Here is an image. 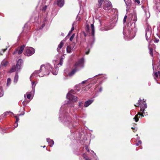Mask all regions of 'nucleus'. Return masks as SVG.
I'll list each match as a JSON object with an SVG mask.
<instances>
[{
  "label": "nucleus",
  "instance_id": "obj_7",
  "mask_svg": "<svg viewBox=\"0 0 160 160\" xmlns=\"http://www.w3.org/2000/svg\"><path fill=\"white\" fill-rule=\"evenodd\" d=\"M35 52V50L32 47H29L26 48L25 55L27 56H30L34 54Z\"/></svg>",
  "mask_w": 160,
  "mask_h": 160
},
{
  "label": "nucleus",
  "instance_id": "obj_50",
  "mask_svg": "<svg viewBox=\"0 0 160 160\" xmlns=\"http://www.w3.org/2000/svg\"><path fill=\"white\" fill-rule=\"evenodd\" d=\"M64 72H65L66 73V72H67V70H66L64 71Z\"/></svg>",
  "mask_w": 160,
  "mask_h": 160
},
{
  "label": "nucleus",
  "instance_id": "obj_5",
  "mask_svg": "<svg viewBox=\"0 0 160 160\" xmlns=\"http://www.w3.org/2000/svg\"><path fill=\"white\" fill-rule=\"evenodd\" d=\"M88 22L87 21L86 22V31L87 32L89 33V35L92 36V37H93L94 34V26L93 24H91V29H90L89 28V25L88 24Z\"/></svg>",
  "mask_w": 160,
  "mask_h": 160
},
{
  "label": "nucleus",
  "instance_id": "obj_13",
  "mask_svg": "<svg viewBox=\"0 0 160 160\" xmlns=\"http://www.w3.org/2000/svg\"><path fill=\"white\" fill-rule=\"evenodd\" d=\"M64 0H58L57 1V4L58 6L62 7L64 4Z\"/></svg>",
  "mask_w": 160,
  "mask_h": 160
},
{
  "label": "nucleus",
  "instance_id": "obj_25",
  "mask_svg": "<svg viewBox=\"0 0 160 160\" xmlns=\"http://www.w3.org/2000/svg\"><path fill=\"white\" fill-rule=\"evenodd\" d=\"M149 50L150 54L152 56H153V49L151 48L150 47L149 45Z\"/></svg>",
  "mask_w": 160,
  "mask_h": 160
},
{
  "label": "nucleus",
  "instance_id": "obj_14",
  "mask_svg": "<svg viewBox=\"0 0 160 160\" xmlns=\"http://www.w3.org/2000/svg\"><path fill=\"white\" fill-rule=\"evenodd\" d=\"M64 45V42L63 41L61 42L58 45V47L57 48V50L58 52L60 51L61 48Z\"/></svg>",
  "mask_w": 160,
  "mask_h": 160
},
{
  "label": "nucleus",
  "instance_id": "obj_10",
  "mask_svg": "<svg viewBox=\"0 0 160 160\" xmlns=\"http://www.w3.org/2000/svg\"><path fill=\"white\" fill-rule=\"evenodd\" d=\"M74 46L75 44H73L68 46L67 48V52L68 53H71L72 51Z\"/></svg>",
  "mask_w": 160,
  "mask_h": 160
},
{
  "label": "nucleus",
  "instance_id": "obj_12",
  "mask_svg": "<svg viewBox=\"0 0 160 160\" xmlns=\"http://www.w3.org/2000/svg\"><path fill=\"white\" fill-rule=\"evenodd\" d=\"M127 6L126 10H128L131 6V2L130 0H124Z\"/></svg>",
  "mask_w": 160,
  "mask_h": 160
},
{
  "label": "nucleus",
  "instance_id": "obj_33",
  "mask_svg": "<svg viewBox=\"0 0 160 160\" xmlns=\"http://www.w3.org/2000/svg\"><path fill=\"white\" fill-rule=\"evenodd\" d=\"M154 76L155 78V77L158 78V72L155 73L154 74Z\"/></svg>",
  "mask_w": 160,
  "mask_h": 160
},
{
  "label": "nucleus",
  "instance_id": "obj_56",
  "mask_svg": "<svg viewBox=\"0 0 160 160\" xmlns=\"http://www.w3.org/2000/svg\"><path fill=\"white\" fill-rule=\"evenodd\" d=\"M98 2H99H99H100V1H99V0H98Z\"/></svg>",
  "mask_w": 160,
  "mask_h": 160
},
{
  "label": "nucleus",
  "instance_id": "obj_52",
  "mask_svg": "<svg viewBox=\"0 0 160 160\" xmlns=\"http://www.w3.org/2000/svg\"><path fill=\"white\" fill-rule=\"evenodd\" d=\"M43 2H44V3H45V0H43Z\"/></svg>",
  "mask_w": 160,
  "mask_h": 160
},
{
  "label": "nucleus",
  "instance_id": "obj_16",
  "mask_svg": "<svg viewBox=\"0 0 160 160\" xmlns=\"http://www.w3.org/2000/svg\"><path fill=\"white\" fill-rule=\"evenodd\" d=\"M47 142H48L49 145L51 147H52L54 144V142L53 140L50 139L49 138H47Z\"/></svg>",
  "mask_w": 160,
  "mask_h": 160
},
{
  "label": "nucleus",
  "instance_id": "obj_43",
  "mask_svg": "<svg viewBox=\"0 0 160 160\" xmlns=\"http://www.w3.org/2000/svg\"><path fill=\"white\" fill-rule=\"evenodd\" d=\"M18 122H15V123L14 124V127L15 128H16L18 126Z\"/></svg>",
  "mask_w": 160,
  "mask_h": 160
},
{
  "label": "nucleus",
  "instance_id": "obj_36",
  "mask_svg": "<svg viewBox=\"0 0 160 160\" xmlns=\"http://www.w3.org/2000/svg\"><path fill=\"white\" fill-rule=\"evenodd\" d=\"M127 15H125L124 16V19H123V23H125L126 22V20L127 19Z\"/></svg>",
  "mask_w": 160,
  "mask_h": 160
},
{
  "label": "nucleus",
  "instance_id": "obj_6",
  "mask_svg": "<svg viewBox=\"0 0 160 160\" xmlns=\"http://www.w3.org/2000/svg\"><path fill=\"white\" fill-rule=\"evenodd\" d=\"M67 99L69 100H76L77 99V97L76 96L74 93V92L70 91L68 93L67 96Z\"/></svg>",
  "mask_w": 160,
  "mask_h": 160
},
{
  "label": "nucleus",
  "instance_id": "obj_38",
  "mask_svg": "<svg viewBox=\"0 0 160 160\" xmlns=\"http://www.w3.org/2000/svg\"><path fill=\"white\" fill-rule=\"evenodd\" d=\"M47 6L46 5V6H44L42 9V10H43L44 11H45L47 9Z\"/></svg>",
  "mask_w": 160,
  "mask_h": 160
},
{
  "label": "nucleus",
  "instance_id": "obj_35",
  "mask_svg": "<svg viewBox=\"0 0 160 160\" xmlns=\"http://www.w3.org/2000/svg\"><path fill=\"white\" fill-rule=\"evenodd\" d=\"M74 36H75V34H72V35L71 36V37H70V41H72V40Z\"/></svg>",
  "mask_w": 160,
  "mask_h": 160
},
{
  "label": "nucleus",
  "instance_id": "obj_4",
  "mask_svg": "<svg viewBox=\"0 0 160 160\" xmlns=\"http://www.w3.org/2000/svg\"><path fill=\"white\" fill-rule=\"evenodd\" d=\"M135 106L141 107L140 111L142 112L143 113H141L142 115H140V116L143 117V114L144 113V111L145 110V109L147 108V105L145 102L144 101H139V102L137 104V105H135Z\"/></svg>",
  "mask_w": 160,
  "mask_h": 160
},
{
  "label": "nucleus",
  "instance_id": "obj_54",
  "mask_svg": "<svg viewBox=\"0 0 160 160\" xmlns=\"http://www.w3.org/2000/svg\"><path fill=\"white\" fill-rule=\"evenodd\" d=\"M43 147L44 148L45 147V146H44Z\"/></svg>",
  "mask_w": 160,
  "mask_h": 160
},
{
  "label": "nucleus",
  "instance_id": "obj_53",
  "mask_svg": "<svg viewBox=\"0 0 160 160\" xmlns=\"http://www.w3.org/2000/svg\"><path fill=\"white\" fill-rule=\"evenodd\" d=\"M84 82H85V81H83V82H82V83H84Z\"/></svg>",
  "mask_w": 160,
  "mask_h": 160
},
{
  "label": "nucleus",
  "instance_id": "obj_42",
  "mask_svg": "<svg viewBox=\"0 0 160 160\" xmlns=\"http://www.w3.org/2000/svg\"><path fill=\"white\" fill-rule=\"evenodd\" d=\"M34 83H35V82H32V88H34L35 87V85H34Z\"/></svg>",
  "mask_w": 160,
  "mask_h": 160
},
{
  "label": "nucleus",
  "instance_id": "obj_21",
  "mask_svg": "<svg viewBox=\"0 0 160 160\" xmlns=\"http://www.w3.org/2000/svg\"><path fill=\"white\" fill-rule=\"evenodd\" d=\"M64 120L66 122H71V118L69 116L67 117H65L64 118Z\"/></svg>",
  "mask_w": 160,
  "mask_h": 160
},
{
  "label": "nucleus",
  "instance_id": "obj_47",
  "mask_svg": "<svg viewBox=\"0 0 160 160\" xmlns=\"http://www.w3.org/2000/svg\"><path fill=\"white\" fill-rule=\"evenodd\" d=\"M159 40H156V41H155V42L157 43L159 42Z\"/></svg>",
  "mask_w": 160,
  "mask_h": 160
},
{
  "label": "nucleus",
  "instance_id": "obj_51",
  "mask_svg": "<svg viewBox=\"0 0 160 160\" xmlns=\"http://www.w3.org/2000/svg\"><path fill=\"white\" fill-rule=\"evenodd\" d=\"M132 129H134V128H132Z\"/></svg>",
  "mask_w": 160,
  "mask_h": 160
},
{
  "label": "nucleus",
  "instance_id": "obj_32",
  "mask_svg": "<svg viewBox=\"0 0 160 160\" xmlns=\"http://www.w3.org/2000/svg\"><path fill=\"white\" fill-rule=\"evenodd\" d=\"M62 63H63V59L62 58H61L59 63L57 65H60V66H61L62 65Z\"/></svg>",
  "mask_w": 160,
  "mask_h": 160
},
{
  "label": "nucleus",
  "instance_id": "obj_20",
  "mask_svg": "<svg viewBox=\"0 0 160 160\" xmlns=\"http://www.w3.org/2000/svg\"><path fill=\"white\" fill-rule=\"evenodd\" d=\"M93 101H87L85 103L84 106L86 107H88L92 103Z\"/></svg>",
  "mask_w": 160,
  "mask_h": 160
},
{
  "label": "nucleus",
  "instance_id": "obj_40",
  "mask_svg": "<svg viewBox=\"0 0 160 160\" xmlns=\"http://www.w3.org/2000/svg\"><path fill=\"white\" fill-rule=\"evenodd\" d=\"M85 149L88 152H89V149L88 148V146H87L85 147Z\"/></svg>",
  "mask_w": 160,
  "mask_h": 160
},
{
  "label": "nucleus",
  "instance_id": "obj_18",
  "mask_svg": "<svg viewBox=\"0 0 160 160\" xmlns=\"http://www.w3.org/2000/svg\"><path fill=\"white\" fill-rule=\"evenodd\" d=\"M27 96V98L28 99H32L33 97V95L30 94H29L27 93L26 94L24 95V96L25 97Z\"/></svg>",
  "mask_w": 160,
  "mask_h": 160
},
{
  "label": "nucleus",
  "instance_id": "obj_37",
  "mask_svg": "<svg viewBox=\"0 0 160 160\" xmlns=\"http://www.w3.org/2000/svg\"><path fill=\"white\" fill-rule=\"evenodd\" d=\"M141 141H139L138 142L136 143V145L137 146H138L139 145L141 144Z\"/></svg>",
  "mask_w": 160,
  "mask_h": 160
},
{
  "label": "nucleus",
  "instance_id": "obj_46",
  "mask_svg": "<svg viewBox=\"0 0 160 160\" xmlns=\"http://www.w3.org/2000/svg\"><path fill=\"white\" fill-rule=\"evenodd\" d=\"M158 76H159V77L160 78V72H159V71L158 72Z\"/></svg>",
  "mask_w": 160,
  "mask_h": 160
},
{
  "label": "nucleus",
  "instance_id": "obj_2",
  "mask_svg": "<svg viewBox=\"0 0 160 160\" xmlns=\"http://www.w3.org/2000/svg\"><path fill=\"white\" fill-rule=\"evenodd\" d=\"M84 67V59L82 58L77 62L75 65V68L71 72L66 74L69 76H72L78 70Z\"/></svg>",
  "mask_w": 160,
  "mask_h": 160
},
{
  "label": "nucleus",
  "instance_id": "obj_24",
  "mask_svg": "<svg viewBox=\"0 0 160 160\" xmlns=\"http://www.w3.org/2000/svg\"><path fill=\"white\" fill-rule=\"evenodd\" d=\"M3 91L2 89V88L0 86V97L3 96Z\"/></svg>",
  "mask_w": 160,
  "mask_h": 160
},
{
  "label": "nucleus",
  "instance_id": "obj_3",
  "mask_svg": "<svg viewBox=\"0 0 160 160\" xmlns=\"http://www.w3.org/2000/svg\"><path fill=\"white\" fill-rule=\"evenodd\" d=\"M102 4L103 8L107 12L109 11L112 7L111 2L108 0H101V5Z\"/></svg>",
  "mask_w": 160,
  "mask_h": 160
},
{
  "label": "nucleus",
  "instance_id": "obj_34",
  "mask_svg": "<svg viewBox=\"0 0 160 160\" xmlns=\"http://www.w3.org/2000/svg\"><path fill=\"white\" fill-rule=\"evenodd\" d=\"M7 49V48H5L4 49H3L2 50V51H0V55H2V53H1V52H2L3 53H4Z\"/></svg>",
  "mask_w": 160,
  "mask_h": 160
},
{
  "label": "nucleus",
  "instance_id": "obj_8",
  "mask_svg": "<svg viewBox=\"0 0 160 160\" xmlns=\"http://www.w3.org/2000/svg\"><path fill=\"white\" fill-rule=\"evenodd\" d=\"M151 28L150 26H148L146 30V37L147 41H148L151 35Z\"/></svg>",
  "mask_w": 160,
  "mask_h": 160
},
{
  "label": "nucleus",
  "instance_id": "obj_26",
  "mask_svg": "<svg viewBox=\"0 0 160 160\" xmlns=\"http://www.w3.org/2000/svg\"><path fill=\"white\" fill-rule=\"evenodd\" d=\"M11 83V79L10 78H8L7 80V85L8 86H9Z\"/></svg>",
  "mask_w": 160,
  "mask_h": 160
},
{
  "label": "nucleus",
  "instance_id": "obj_28",
  "mask_svg": "<svg viewBox=\"0 0 160 160\" xmlns=\"http://www.w3.org/2000/svg\"><path fill=\"white\" fill-rule=\"evenodd\" d=\"M28 102V101H23L22 102V104L24 106H25Z\"/></svg>",
  "mask_w": 160,
  "mask_h": 160
},
{
  "label": "nucleus",
  "instance_id": "obj_17",
  "mask_svg": "<svg viewBox=\"0 0 160 160\" xmlns=\"http://www.w3.org/2000/svg\"><path fill=\"white\" fill-rule=\"evenodd\" d=\"M8 63V62L5 60H4L1 62V67H5L7 65Z\"/></svg>",
  "mask_w": 160,
  "mask_h": 160
},
{
  "label": "nucleus",
  "instance_id": "obj_11",
  "mask_svg": "<svg viewBox=\"0 0 160 160\" xmlns=\"http://www.w3.org/2000/svg\"><path fill=\"white\" fill-rule=\"evenodd\" d=\"M23 63V60L22 59H19L16 65L17 68V71L21 69V67Z\"/></svg>",
  "mask_w": 160,
  "mask_h": 160
},
{
  "label": "nucleus",
  "instance_id": "obj_49",
  "mask_svg": "<svg viewBox=\"0 0 160 160\" xmlns=\"http://www.w3.org/2000/svg\"><path fill=\"white\" fill-rule=\"evenodd\" d=\"M45 26V25H44V24H42V28L43 27H44Z\"/></svg>",
  "mask_w": 160,
  "mask_h": 160
},
{
  "label": "nucleus",
  "instance_id": "obj_1",
  "mask_svg": "<svg viewBox=\"0 0 160 160\" xmlns=\"http://www.w3.org/2000/svg\"><path fill=\"white\" fill-rule=\"evenodd\" d=\"M52 68L49 64H47L46 65H42L41 66L40 72H36V71L33 73L32 75L31 76L30 78L32 76L34 75L35 73H39V72L42 73V75H39V77H42L45 75H48L50 72V69H51Z\"/></svg>",
  "mask_w": 160,
  "mask_h": 160
},
{
  "label": "nucleus",
  "instance_id": "obj_27",
  "mask_svg": "<svg viewBox=\"0 0 160 160\" xmlns=\"http://www.w3.org/2000/svg\"><path fill=\"white\" fill-rule=\"evenodd\" d=\"M10 113L12 114H13V115H14V114L13 113V112H10V111H9V112H5L4 113V116H6Z\"/></svg>",
  "mask_w": 160,
  "mask_h": 160
},
{
  "label": "nucleus",
  "instance_id": "obj_22",
  "mask_svg": "<svg viewBox=\"0 0 160 160\" xmlns=\"http://www.w3.org/2000/svg\"><path fill=\"white\" fill-rule=\"evenodd\" d=\"M18 75L17 73H16V74H15L14 78V82L15 83L17 82L18 79Z\"/></svg>",
  "mask_w": 160,
  "mask_h": 160
},
{
  "label": "nucleus",
  "instance_id": "obj_55",
  "mask_svg": "<svg viewBox=\"0 0 160 160\" xmlns=\"http://www.w3.org/2000/svg\"><path fill=\"white\" fill-rule=\"evenodd\" d=\"M134 21H136V19H135Z\"/></svg>",
  "mask_w": 160,
  "mask_h": 160
},
{
  "label": "nucleus",
  "instance_id": "obj_39",
  "mask_svg": "<svg viewBox=\"0 0 160 160\" xmlns=\"http://www.w3.org/2000/svg\"><path fill=\"white\" fill-rule=\"evenodd\" d=\"M89 87L88 86H87L84 89V91H87L88 90V89H89Z\"/></svg>",
  "mask_w": 160,
  "mask_h": 160
},
{
  "label": "nucleus",
  "instance_id": "obj_48",
  "mask_svg": "<svg viewBox=\"0 0 160 160\" xmlns=\"http://www.w3.org/2000/svg\"><path fill=\"white\" fill-rule=\"evenodd\" d=\"M24 113L23 114H19L18 115V117H19V116H21V115H24Z\"/></svg>",
  "mask_w": 160,
  "mask_h": 160
},
{
  "label": "nucleus",
  "instance_id": "obj_9",
  "mask_svg": "<svg viewBox=\"0 0 160 160\" xmlns=\"http://www.w3.org/2000/svg\"><path fill=\"white\" fill-rule=\"evenodd\" d=\"M25 47L24 45H23L20 48H17L16 49L15 51L13 52V54H14L18 53V54H20L23 52Z\"/></svg>",
  "mask_w": 160,
  "mask_h": 160
},
{
  "label": "nucleus",
  "instance_id": "obj_45",
  "mask_svg": "<svg viewBox=\"0 0 160 160\" xmlns=\"http://www.w3.org/2000/svg\"><path fill=\"white\" fill-rule=\"evenodd\" d=\"M89 50L88 51L86 52V54H88L89 53Z\"/></svg>",
  "mask_w": 160,
  "mask_h": 160
},
{
  "label": "nucleus",
  "instance_id": "obj_29",
  "mask_svg": "<svg viewBox=\"0 0 160 160\" xmlns=\"http://www.w3.org/2000/svg\"><path fill=\"white\" fill-rule=\"evenodd\" d=\"M74 22L72 24V28L71 29V30L69 32L68 34H70L74 30Z\"/></svg>",
  "mask_w": 160,
  "mask_h": 160
},
{
  "label": "nucleus",
  "instance_id": "obj_23",
  "mask_svg": "<svg viewBox=\"0 0 160 160\" xmlns=\"http://www.w3.org/2000/svg\"><path fill=\"white\" fill-rule=\"evenodd\" d=\"M83 157L86 160H91V158L87 156L85 154H83Z\"/></svg>",
  "mask_w": 160,
  "mask_h": 160
},
{
  "label": "nucleus",
  "instance_id": "obj_44",
  "mask_svg": "<svg viewBox=\"0 0 160 160\" xmlns=\"http://www.w3.org/2000/svg\"><path fill=\"white\" fill-rule=\"evenodd\" d=\"M53 75H56L58 74V72L56 71L55 72H53Z\"/></svg>",
  "mask_w": 160,
  "mask_h": 160
},
{
  "label": "nucleus",
  "instance_id": "obj_15",
  "mask_svg": "<svg viewBox=\"0 0 160 160\" xmlns=\"http://www.w3.org/2000/svg\"><path fill=\"white\" fill-rule=\"evenodd\" d=\"M140 115H142L141 113L139 112L138 114L135 116V117L134 118V119H135L136 122L138 121L139 118H140Z\"/></svg>",
  "mask_w": 160,
  "mask_h": 160
},
{
  "label": "nucleus",
  "instance_id": "obj_57",
  "mask_svg": "<svg viewBox=\"0 0 160 160\" xmlns=\"http://www.w3.org/2000/svg\"><path fill=\"white\" fill-rule=\"evenodd\" d=\"M159 38H160V36L159 37Z\"/></svg>",
  "mask_w": 160,
  "mask_h": 160
},
{
  "label": "nucleus",
  "instance_id": "obj_30",
  "mask_svg": "<svg viewBox=\"0 0 160 160\" xmlns=\"http://www.w3.org/2000/svg\"><path fill=\"white\" fill-rule=\"evenodd\" d=\"M112 28H101V30H102V31L107 30H108L109 29H111Z\"/></svg>",
  "mask_w": 160,
  "mask_h": 160
},
{
  "label": "nucleus",
  "instance_id": "obj_41",
  "mask_svg": "<svg viewBox=\"0 0 160 160\" xmlns=\"http://www.w3.org/2000/svg\"><path fill=\"white\" fill-rule=\"evenodd\" d=\"M135 2L137 3L138 4H139L140 3V1L139 0H135Z\"/></svg>",
  "mask_w": 160,
  "mask_h": 160
},
{
  "label": "nucleus",
  "instance_id": "obj_31",
  "mask_svg": "<svg viewBox=\"0 0 160 160\" xmlns=\"http://www.w3.org/2000/svg\"><path fill=\"white\" fill-rule=\"evenodd\" d=\"M14 117L16 118V122H18L19 120V117H18V116H15L14 114V115H13Z\"/></svg>",
  "mask_w": 160,
  "mask_h": 160
},
{
  "label": "nucleus",
  "instance_id": "obj_19",
  "mask_svg": "<svg viewBox=\"0 0 160 160\" xmlns=\"http://www.w3.org/2000/svg\"><path fill=\"white\" fill-rule=\"evenodd\" d=\"M16 71H18L17 66H13L12 67V68L10 69V72H14Z\"/></svg>",
  "mask_w": 160,
  "mask_h": 160
}]
</instances>
